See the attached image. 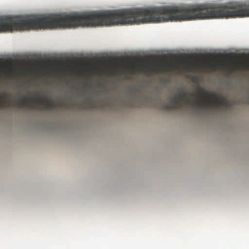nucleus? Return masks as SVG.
Segmentation results:
<instances>
[{"instance_id": "obj_1", "label": "nucleus", "mask_w": 249, "mask_h": 249, "mask_svg": "<svg viewBox=\"0 0 249 249\" xmlns=\"http://www.w3.org/2000/svg\"><path fill=\"white\" fill-rule=\"evenodd\" d=\"M198 89L201 92L200 98H195L191 102L187 96L190 95L191 97H194L195 94H189L188 92L182 90L178 96L172 98L169 102L162 104L161 108L165 110L180 109L183 107L184 103H191L193 107L199 109H209L212 107L219 108L221 105L227 106L223 98L219 100L214 94L204 93L200 87H198Z\"/></svg>"}, {"instance_id": "obj_8", "label": "nucleus", "mask_w": 249, "mask_h": 249, "mask_svg": "<svg viewBox=\"0 0 249 249\" xmlns=\"http://www.w3.org/2000/svg\"><path fill=\"white\" fill-rule=\"evenodd\" d=\"M15 69H16V60L14 59L13 61V76H14L15 74V72H16Z\"/></svg>"}, {"instance_id": "obj_3", "label": "nucleus", "mask_w": 249, "mask_h": 249, "mask_svg": "<svg viewBox=\"0 0 249 249\" xmlns=\"http://www.w3.org/2000/svg\"><path fill=\"white\" fill-rule=\"evenodd\" d=\"M35 102L38 105L44 106L46 108H50L55 106V103L52 100L45 99L44 100L41 99V96H39L38 99H36L34 97H28L24 98L23 100V103L26 106H31V103Z\"/></svg>"}, {"instance_id": "obj_4", "label": "nucleus", "mask_w": 249, "mask_h": 249, "mask_svg": "<svg viewBox=\"0 0 249 249\" xmlns=\"http://www.w3.org/2000/svg\"><path fill=\"white\" fill-rule=\"evenodd\" d=\"M80 106L82 109H94L97 107V104L90 98L87 99L86 104L82 103Z\"/></svg>"}, {"instance_id": "obj_10", "label": "nucleus", "mask_w": 249, "mask_h": 249, "mask_svg": "<svg viewBox=\"0 0 249 249\" xmlns=\"http://www.w3.org/2000/svg\"><path fill=\"white\" fill-rule=\"evenodd\" d=\"M110 104V103L108 102V103H107L106 104L104 105L103 106V107H105L106 105L107 106L108 104L109 105V104Z\"/></svg>"}, {"instance_id": "obj_2", "label": "nucleus", "mask_w": 249, "mask_h": 249, "mask_svg": "<svg viewBox=\"0 0 249 249\" xmlns=\"http://www.w3.org/2000/svg\"><path fill=\"white\" fill-rule=\"evenodd\" d=\"M15 29V16H0V32L12 31Z\"/></svg>"}, {"instance_id": "obj_7", "label": "nucleus", "mask_w": 249, "mask_h": 249, "mask_svg": "<svg viewBox=\"0 0 249 249\" xmlns=\"http://www.w3.org/2000/svg\"><path fill=\"white\" fill-rule=\"evenodd\" d=\"M6 98V93L4 92H2L0 94V107L1 106L2 100Z\"/></svg>"}, {"instance_id": "obj_5", "label": "nucleus", "mask_w": 249, "mask_h": 249, "mask_svg": "<svg viewBox=\"0 0 249 249\" xmlns=\"http://www.w3.org/2000/svg\"><path fill=\"white\" fill-rule=\"evenodd\" d=\"M208 68L211 71H215L219 68V66L216 63H212L209 65Z\"/></svg>"}, {"instance_id": "obj_6", "label": "nucleus", "mask_w": 249, "mask_h": 249, "mask_svg": "<svg viewBox=\"0 0 249 249\" xmlns=\"http://www.w3.org/2000/svg\"><path fill=\"white\" fill-rule=\"evenodd\" d=\"M143 66H140L138 68H136L135 67H132L131 68V70L132 71H142L143 70Z\"/></svg>"}, {"instance_id": "obj_11", "label": "nucleus", "mask_w": 249, "mask_h": 249, "mask_svg": "<svg viewBox=\"0 0 249 249\" xmlns=\"http://www.w3.org/2000/svg\"><path fill=\"white\" fill-rule=\"evenodd\" d=\"M99 103L100 104H101V101H99Z\"/></svg>"}, {"instance_id": "obj_9", "label": "nucleus", "mask_w": 249, "mask_h": 249, "mask_svg": "<svg viewBox=\"0 0 249 249\" xmlns=\"http://www.w3.org/2000/svg\"><path fill=\"white\" fill-rule=\"evenodd\" d=\"M17 57H18V55H17ZM17 77H18V58H17Z\"/></svg>"}, {"instance_id": "obj_12", "label": "nucleus", "mask_w": 249, "mask_h": 249, "mask_svg": "<svg viewBox=\"0 0 249 249\" xmlns=\"http://www.w3.org/2000/svg\"><path fill=\"white\" fill-rule=\"evenodd\" d=\"M16 105H18V103H16Z\"/></svg>"}]
</instances>
